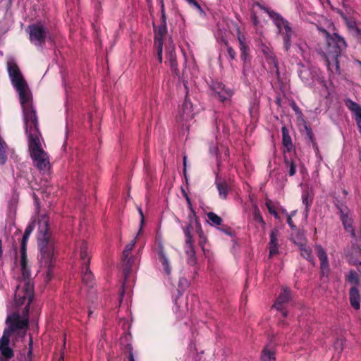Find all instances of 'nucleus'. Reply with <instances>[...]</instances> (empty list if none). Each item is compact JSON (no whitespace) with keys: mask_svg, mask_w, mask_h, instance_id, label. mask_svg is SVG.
<instances>
[{"mask_svg":"<svg viewBox=\"0 0 361 361\" xmlns=\"http://www.w3.org/2000/svg\"><path fill=\"white\" fill-rule=\"evenodd\" d=\"M326 39L325 57L329 69L340 73L338 58L347 48V44L344 39L337 33L330 34L326 30L318 27Z\"/></svg>","mask_w":361,"mask_h":361,"instance_id":"4","label":"nucleus"},{"mask_svg":"<svg viewBox=\"0 0 361 361\" xmlns=\"http://www.w3.org/2000/svg\"><path fill=\"white\" fill-rule=\"evenodd\" d=\"M287 223L291 228H296L295 225L294 224L292 220V215H288Z\"/></svg>","mask_w":361,"mask_h":361,"instance_id":"55","label":"nucleus"},{"mask_svg":"<svg viewBox=\"0 0 361 361\" xmlns=\"http://www.w3.org/2000/svg\"><path fill=\"white\" fill-rule=\"evenodd\" d=\"M138 212L140 215V231H139V233H140L142 231V227L144 221H145V217H144V214L140 207L138 208Z\"/></svg>","mask_w":361,"mask_h":361,"instance_id":"52","label":"nucleus"},{"mask_svg":"<svg viewBox=\"0 0 361 361\" xmlns=\"http://www.w3.org/2000/svg\"><path fill=\"white\" fill-rule=\"evenodd\" d=\"M345 280L353 286H355L357 287L360 283L359 276L354 270H350L348 274L345 275Z\"/></svg>","mask_w":361,"mask_h":361,"instance_id":"31","label":"nucleus"},{"mask_svg":"<svg viewBox=\"0 0 361 361\" xmlns=\"http://www.w3.org/2000/svg\"><path fill=\"white\" fill-rule=\"evenodd\" d=\"M253 218L255 221L260 223L262 225L265 224V222L262 218V216L260 214L259 209L257 207H255V209H254Z\"/></svg>","mask_w":361,"mask_h":361,"instance_id":"38","label":"nucleus"},{"mask_svg":"<svg viewBox=\"0 0 361 361\" xmlns=\"http://www.w3.org/2000/svg\"><path fill=\"white\" fill-rule=\"evenodd\" d=\"M130 252L127 251L126 249H124L123 252V259H125V261L127 259V258H129Z\"/></svg>","mask_w":361,"mask_h":361,"instance_id":"56","label":"nucleus"},{"mask_svg":"<svg viewBox=\"0 0 361 361\" xmlns=\"http://www.w3.org/2000/svg\"><path fill=\"white\" fill-rule=\"evenodd\" d=\"M350 210H346L345 209H343L341 210V220L345 230L352 229L353 228V220L349 216Z\"/></svg>","mask_w":361,"mask_h":361,"instance_id":"28","label":"nucleus"},{"mask_svg":"<svg viewBox=\"0 0 361 361\" xmlns=\"http://www.w3.org/2000/svg\"><path fill=\"white\" fill-rule=\"evenodd\" d=\"M345 104L354 114L357 125H360L361 123V106L350 99H345Z\"/></svg>","mask_w":361,"mask_h":361,"instance_id":"18","label":"nucleus"},{"mask_svg":"<svg viewBox=\"0 0 361 361\" xmlns=\"http://www.w3.org/2000/svg\"><path fill=\"white\" fill-rule=\"evenodd\" d=\"M31 355H32V350L30 349V350L27 353V357L31 359Z\"/></svg>","mask_w":361,"mask_h":361,"instance_id":"63","label":"nucleus"},{"mask_svg":"<svg viewBox=\"0 0 361 361\" xmlns=\"http://www.w3.org/2000/svg\"><path fill=\"white\" fill-rule=\"evenodd\" d=\"M266 206L269 210V212L271 214H273L275 216L276 218H278V214L277 212H276L275 209L274 208V207L272 206L271 204V202L270 200H267L266 202Z\"/></svg>","mask_w":361,"mask_h":361,"instance_id":"46","label":"nucleus"},{"mask_svg":"<svg viewBox=\"0 0 361 361\" xmlns=\"http://www.w3.org/2000/svg\"><path fill=\"white\" fill-rule=\"evenodd\" d=\"M219 229L229 236H233L235 234L234 231L230 226L226 225L222 226V227Z\"/></svg>","mask_w":361,"mask_h":361,"instance_id":"45","label":"nucleus"},{"mask_svg":"<svg viewBox=\"0 0 361 361\" xmlns=\"http://www.w3.org/2000/svg\"><path fill=\"white\" fill-rule=\"evenodd\" d=\"M299 247L301 256L306 259L312 264L314 265V260L312 255V249L309 246L302 243L299 245Z\"/></svg>","mask_w":361,"mask_h":361,"instance_id":"27","label":"nucleus"},{"mask_svg":"<svg viewBox=\"0 0 361 361\" xmlns=\"http://www.w3.org/2000/svg\"><path fill=\"white\" fill-rule=\"evenodd\" d=\"M135 243H136V241H135V239L133 240L130 243H128V245H126L125 249L130 252L134 248L135 245Z\"/></svg>","mask_w":361,"mask_h":361,"instance_id":"53","label":"nucleus"},{"mask_svg":"<svg viewBox=\"0 0 361 361\" xmlns=\"http://www.w3.org/2000/svg\"><path fill=\"white\" fill-rule=\"evenodd\" d=\"M207 218L211 221L212 225L220 226L222 224V219L214 212L207 213Z\"/></svg>","mask_w":361,"mask_h":361,"instance_id":"35","label":"nucleus"},{"mask_svg":"<svg viewBox=\"0 0 361 361\" xmlns=\"http://www.w3.org/2000/svg\"><path fill=\"white\" fill-rule=\"evenodd\" d=\"M154 47L155 51L157 52V59L159 62L161 63L162 62L163 44L160 43L159 41L157 40L156 43H154Z\"/></svg>","mask_w":361,"mask_h":361,"instance_id":"37","label":"nucleus"},{"mask_svg":"<svg viewBox=\"0 0 361 361\" xmlns=\"http://www.w3.org/2000/svg\"><path fill=\"white\" fill-rule=\"evenodd\" d=\"M195 227L196 233L198 235H203L204 232L202 231V228L200 221H196V225L195 226Z\"/></svg>","mask_w":361,"mask_h":361,"instance_id":"51","label":"nucleus"},{"mask_svg":"<svg viewBox=\"0 0 361 361\" xmlns=\"http://www.w3.org/2000/svg\"><path fill=\"white\" fill-rule=\"evenodd\" d=\"M158 255L159 257L160 262L164 267V269L167 275H170L171 274V267L169 265V262L164 252L163 247H161L158 252Z\"/></svg>","mask_w":361,"mask_h":361,"instance_id":"29","label":"nucleus"},{"mask_svg":"<svg viewBox=\"0 0 361 361\" xmlns=\"http://www.w3.org/2000/svg\"><path fill=\"white\" fill-rule=\"evenodd\" d=\"M94 279L93 274L90 269V266L86 264L85 267H82V280L84 283L91 286Z\"/></svg>","mask_w":361,"mask_h":361,"instance_id":"26","label":"nucleus"},{"mask_svg":"<svg viewBox=\"0 0 361 361\" xmlns=\"http://www.w3.org/2000/svg\"><path fill=\"white\" fill-rule=\"evenodd\" d=\"M276 27V33L283 42V49L288 52L292 46V39L295 36V32L291 27L290 23L281 15L273 21Z\"/></svg>","mask_w":361,"mask_h":361,"instance_id":"6","label":"nucleus"},{"mask_svg":"<svg viewBox=\"0 0 361 361\" xmlns=\"http://www.w3.org/2000/svg\"><path fill=\"white\" fill-rule=\"evenodd\" d=\"M29 236L23 234V238L20 241V249L27 250V245L29 239Z\"/></svg>","mask_w":361,"mask_h":361,"instance_id":"48","label":"nucleus"},{"mask_svg":"<svg viewBox=\"0 0 361 361\" xmlns=\"http://www.w3.org/2000/svg\"><path fill=\"white\" fill-rule=\"evenodd\" d=\"M282 132V143L285 147L283 151H286V154L290 153L293 149V145L292 139L289 135L288 128L286 126H283L281 128Z\"/></svg>","mask_w":361,"mask_h":361,"instance_id":"22","label":"nucleus"},{"mask_svg":"<svg viewBox=\"0 0 361 361\" xmlns=\"http://www.w3.org/2000/svg\"><path fill=\"white\" fill-rule=\"evenodd\" d=\"M305 128L306 130V135H307V137L309 140V141L311 142L313 145H316L315 139L314 137V135L312 131V129L307 126H305Z\"/></svg>","mask_w":361,"mask_h":361,"instance_id":"44","label":"nucleus"},{"mask_svg":"<svg viewBox=\"0 0 361 361\" xmlns=\"http://www.w3.org/2000/svg\"><path fill=\"white\" fill-rule=\"evenodd\" d=\"M188 223L194 224L195 226L196 225V221H200V220L197 219V217L196 216L195 210L192 208H191V209H190V212L189 213V214L188 216Z\"/></svg>","mask_w":361,"mask_h":361,"instance_id":"42","label":"nucleus"},{"mask_svg":"<svg viewBox=\"0 0 361 361\" xmlns=\"http://www.w3.org/2000/svg\"><path fill=\"white\" fill-rule=\"evenodd\" d=\"M167 59L169 62V66L171 71L176 75H180V71L178 68V62L176 59V54L174 49L170 50L166 54Z\"/></svg>","mask_w":361,"mask_h":361,"instance_id":"24","label":"nucleus"},{"mask_svg":"<svg viewBox=\"0 0 361 361\" xmlns=\"http://www.w3.org/2000/svg\"><path fill=\"white\" fill-rule=\"evenodd\" d=\"M212 88L222 102L229 99L233 94L230 89L226 88L225 85L219 82H213Z\"/></svg>","mask_w":361,"mask_h":361,"instance_id":"14","label":"nucleus"},{"mask_svg":"<svg viewBox=\"0 0 361 361\" xmlns=\"http://www.w3.org/2000/svg\"><path fill=\"white\" fill-rule=\"evenodd\" d=\"M255 5L257 7H259L260 9L264 11L269 15V16L270 17V18L273 21H274L277 18V16H281L280 13L274 11L273 10L269 8V7L264 6V5L260 4L259 2H256Z\"/></svg>","mask_w":361,"mask_h":361,"instance_id":"33","label":"nucleus"},{"mask_svg":"<svg viewBox=\"0 0 361 361\" xmlns=\"http://www.w3.org/2000/svg\"><path fill=\"white\" fill-rule=\"evenodd\" d=\"M123 266L124 281L122 284V290L120 293L121 298H123L124 295L126 284L128 278L129 277V275L131 271V267H132V263L133 262V258L129 257V258H127V259L126 261H125V259H123Z\"/></svg>","mask_w":361,"mask_h":361,"instance_id":"19","label":"nucleus"},{"mask_svg":"<svg viewBox=\"0 0 361 361\" xmlns=\"http://www.w3.org/2000/svg\"><path fill=\"white\" fill-rule=\"evenodd\" d=\"M154 43H156V41L158 40L163 44L164 37L167 33L166 20H161L160 25L157 28H154Z\"/></svg>","mask_w":361,"mask_h":361,"instance_id":"25","label":"nucleus"},{"mask_svg":"<svg viewBox=\"0 0 361 361\" xmlns=\"http://www.w3.org/2000/svg\"><path fill=\"white\" fill-rule=\"evenodd\" d=\"M8 73L13 86L19 94L20 102L23 112V118H31L32 116L37 114L32 106L31 92L18 65L15 63H8Z\"/></svg>","mask_w":361,"mask_h":361,"instance_id":"2","label":"nucleus"},{"mask_svg":"<svg viewBox=\"0 0 361 361\" xmlns=\"http://www.w3.org/2000/svg\"><path fill=\"white\" fill-rule=\"evenodd\" d=\"M293 109L295 110V111H297L298 109V107L296 104H294V106H293Z\"/></svg>","mask_w":361,"mask_h":361,"instance_id":"64","label":"nucleus"},{"mask_svg":"<svg viewBox=\"0 0 361 361\" xmlns=\"http://www.w3.org/2000/svg\"><path fill=\"white\" fill-rule=\"evenodd\" d=\"M13 333L9 331L8 329H6L4 331L3 335L0 338V347L1 348L4 346H8L10 337Z\"/></svg>","mask_w":361,"mask_h":361,"instance_id":"34","label":"nucleus"},{"mask_svg":"<svg viewBox=\"0 0 361 361\" xmlns=\"http://www.w3.org/2000/svg\"><path fill=\"white\" fill-rule=\"evenodd\" d=\"M185 197L186 198V200H187V202H188V204L189 205V207L191 209V208H192V204H191V202H190V200L189 197L188 196V195L186 193L185 194Z\"/></svg>","mask_w":361,"mask_h":361,"instance_id":"59","label":"nucleus"},{"mask_svg":"<svg viewBox=\"0 0 361 361\" xmlns=\"http://www.w3.org/2000/svg\"><path fill=\"white\" fill-rule=\"evenodd\" d=\"M225 45L226 47L227 53L231 60H234L236 56L235 51L228 44V42H225Z\"/></svg>","mask_w":361,"mask_h":361,"instance_id":"43","label":"nucleus"},{"mask_svg":"<svg viewBox=\"0 0 361 361\" xmlns=\"http://www.w3.org/2000/svg\"><path fill=\"white\" fill-rule=\"evenodd\" d=\"M283 163L285 164L286 169L288 171L289 176H293L295 175L297 171V157L295 154L294 157L288 156L286 154V151H283Z\"/></svg>","mask_w":361,"mask_h":361,"instance_id":"17","label":"nucleus"},{"mask_svg":"<svg viewBox=\"0 0 361 361\" xmlns=\"http://www.w3.org/2000/svg\"><path fill=\"white\" fill-rule=\"evenodd\" d=\"M33 231V226L30 224L27 225V227L25 228V230L24 231V235H27L30 237L31 233Z\"/></svg>","mask_w":361,"mask_h":361,"instance_id":"54","label":"nucleus"},{"mask_svg":"<svg viewBox=\"0 0 361 361\" xmlns=\"http://www.w3.org/2000/svg\"><path fill=\"white\" fill-rule=\"evenodd\" d=\"M7 159V156L6 154V152L4 147L3 146V142L0 139V164L3 165L6 163Z\"/></svg>","mask_w":361,"mask_h":361,"instance_id":"40","label":"nucleus"},{"mask_svg":"<svg viewBox=\"0 0 361 361\" xmlns=\"http://www.w3.org/2000/svg\"><path fill=\"white\" fill-rule=\"evenodd\" d=\"M160 6H161V21H164V20H166V15L165 13L164 0H160Z\"/></svg>","mask_w":361,"mask_h":361,"instance_id":"49","label":"nucleus"},{"mask_svg":"<svg viewBox=\"0 0 361 361\" xmlns=\"http://www.w3.org/2000/svg\"><path fill=\"white\" fill-rule=\"evenodd\" d=\"M355 264L358 265L357 269L360 272H361V262L359 263H355Z\"/></svg>","mask_w":361,"mask_h":361,"instance_id":"62","label":"nucleus"},{"mask_svg":"<svg viewBox=\"0 0 361 361\" xmlns=\"http://www.w3.org/2000/svg\"><path fill=\"white\" fill-rule=\"evenodd\" d=\"M126 348L128 349V361H135L133 346L130 344H128V345H127Z\"/></svg>","mask_w":361,"mask_h":361,"instance_id":"47","label":"nucleus"},{"mask_svg":"<svg viewBox=\"0 0 361 361\" xmlns=\"http://www.w3.org/2000/svg\"><path fill=\"white\" fill-rule=\"evenodd\" d=\"M259 36L260 37L257 40V46L259 50L263 54L268 63L272 64L274 67L277 68L278 61L272 48L263 41L262 32H259Z\"/></svg>","mask_w":361,"mask_h":361,"instance_id":"10","label":"nucleus"},{"mask_svg":"<svg viewBox=\"0 0 361 361\" xmlns=\"http://www.w3.org/2000/svg\"><path fill=\"white\" fill-rule=\"evenodd\" d=\"M23 120L25 133L28 139L29 151L35 166L39 170H46L49 165V161L47 152L41 147L40 132L37 115L32 116L31 118H25Z\"/></svg>","mask_w":361,"mask_h":361,"instance_id":"1","label":"nucleus"},{"mask_svg":"<svg viewBox=\"0 0 361 361\" xmlns=\"http://www.w3.org/2000/svg\"><path fill=\"white\" fill-rule=\"evenodd\" d=\"M40 252L39 262L42 266L47 268V274L50 275L53 267L55 240L49 231L47 216H42L39 223L37 240Z\"/></svg>","mask_w":361,"mask_h":361,"instance_id":"3","label":"nucleus"},{"mask_svg":"<svg viewBox=\"0 0 361 361\" xmlns=\"http://www.w3.org/2000/svg\"><path fill=\"white\" fill-rule=\"evenodd\" d=\"M261 358L263 361H275V353L273 350L265 347L262 352Z\"/></svg>","mask_w":361,"mask_h":361,"instance_id":"32","label":"nucleus"},{"mask_svg":"<svg viewBox=\"0 0 361 361\" xmlns=\"http://www.w3.org/2000/svg\"><path fill=\"white\" fill-rule=\"evenodd\" d=\"M251 20L255 27H257L260 22L255 12H252L251 13Z\"/></svg>","mask_w":361,"mask_h":361,"instance_id":"50","label":"nucleus"},{"mask_svg":"<svg viewBox=\"0 0 361 361\" xmlns=\"http://www.w3.org/2000/svg\"><path fill=\"white\" fill-rule=\"evenodd\" d=\"M195 224L188 223L185 227H183V233L185 235V253L188 257V262L190 265H194L196 263V255L194 247V240L192 231L194 229Z\"/></svg>","mask_w":361,"mask_h":361,"instance_id":"7","label":"nucleus"},{"mask_svg":"<svg viewBox=\"0 0 361 361\" xmlns=\"http://www.w3.org/2000/svg\"><path fill=\"white\" fill-rule=\"evenodd\" d=\"M199 238L200 239V245L201 246H203V243L205 241V239H206L204 234L203 233V235H199Z\"/></svg>","mask_w":361,"mask_h":361,"instance_id":"57","label":"nucleus"},{"mask_svg":"<svg viewBox=\"0 0 361 361\" xmlns=\"http://www.w3.org/2000/svg\"><path fill=\"white\" fill-rule=\"evenodd\" d=\"M302 204L305 205V216H308V213L310 212V207L312 203V197H310V192L308 190H305L302 194Z\"/></svg>","mask_w":361,"mask_h":361,"instance_id":"30","label":"nucleus"},{"mask_svg":"<svg viewBox=\"0 0 361 361\" xmlns=\"http://www.w3.org/2000/svg\"><path fill=\"white\" fill-rule=\"evenodd\" d=\"M193 106L188 95L185 96V100L180 110V118L183 121H188L193 117Z\"/></svg>","mask_w":361,"mask_h":361,"instance_id":"15","label":"nucleus"},{"mask_svg":"<svg viewBox=\"0 0 361 361\" xmlns=\"http://www.w3.org/2000/svg\"><path fill=\"white\" fill-rule=\"evenodd\" d=\"M237 36L240 51V59L244 63H246L250 59V47L247 44L245 36L240 30L237 31Z\"/></svg>","mask_w":361,"mask_h":361,"instance_id":"13","label":"nucleus"},{"mask_svg":"<svg viewBox=\"0 0 361 361\" xmlns=\"http://www.w3.org/2000/svg\"><path fill=\"white\" fill-rule=\"evenodd\" d=\"M209 150L212 154H216L218 151V147L216 146H212L210 147Z\"/></svg>","mask_w":361,"mask_h":361,"instance_id":"58","label":"nucleus"},{"mask_svg":"<svg viewBox=\"0 0 361 361\" xmlns=\"http://www.w3.org/2000/svg\"><path fill=\"white\" fill-rule=\"evenodd\" d=\"M27 302H28V300L27 299L24 304L26 303V305H27ZM30 305V304L29 305V306ZM25 306H27V305H25ZM25 307H25L23 310V317H26L25 318L20 319L18 314H13V316H10L7 318L6 322L10 323L8 328H7V329H8L9 331L13 333L14 331H16L17 330L26 329L28 328L29 324H28L27 317H28L29 312L27 313L26 312ZM29 310H30V309L28 310V311Z\"/></svg>","mask_w":361,"mask_h":361,"instance_id":"9","label":"nucleus"},{"mask_svg":"<svg viewBox=\"0 0 361 361\" xmlns=\"http://www.w3.org/2000/svg\"><path fill=\"white\" fill-rule=\"evenodd\" d=\"M3 249H2V240H0V258L2 257Z\"/></svg>","mask_w":361,"mask_h":361,"instance_id":"61","label":"nucleus"},{"mask_svg":"<svg viewBox=\"0 0 361 361\" xmlns=\"http://www.w3.org/2000/svg\"><path fill=\"white\" fill-rule=\"evenodd\" d=\"M190 6H193L194 8H195L200 13V14L201 16H204L205 15V12L204 11V10L202 9V8L201 7V6L200 5V4L196 1L195 0H185Z\"/></svg>","mask_w":361,"mask_h":361,"instance_id":"39","label":"nucleus"},{"mask_svg":"<svg viewBox=\"0 0 361 361\" xmlns=\"http://www.w3.org/2000/svg\"><path fill=\"white\" fill-rule=\"evenodd\" d=\"M290 300V290L288 288H283L274 305L276 309L282 311L284 317L287 316V312L283 311V306L288 303Z\"/></svg>","mask_w":361,"mask_h":361,"instance_id":"12","label":"nucleus"},{"mask_svg":"<svg viewBox=\"0 0 361 361\" xmlns=\"http://www.w3.org/2000/svg\"><path fill=\"white\" fill-rule=\"evenodd\" d=\"M315 250L320 260V269L323 276H328L330 271L328 256L324 249L320 245L315 246Z\"/></svg>","mask_w":361,"mask_h":361,"instance_id":"11","label":"nucleus"},{"mask_svg":"<svg viewBox=\"0 0 361 361\" xmlns=\"http://www.w3.org/2000/svg\"><path fill=\"white\" fill-rule=\"evenodd\" d=\"M20 267L25 279L17 286L14 299L17 305H24L27 299L28 302L25 307L26 312L27 313L29 305L31 304L34 298V288L29 279L30 271L27 266V250L25 249H20Z\"/></svg>","mask_w":361,"mask_h":361,"instance_id":"5","label":"nucleus"},{"mask_svg":"<svg viewBox=\"0 0 361 361\" xmlns=\"http://www.w3.org/2000/svg\"><path fill=\"white\" fill-rule=\"evenodd\" d=\"M80 249V259L82 263V267L86 264L90 266L91 257L88 252L87 244L85 241H82L79 245Z\"/></svg>","mask_w":361,"mask_h":361,"instance_id":"20","label":"nucleus"},{"mask_svg":"<svg viewBox=\"0 0 361 361\" xmlns=\"http://www.w3.org/2000/svg\"><path fill=\"white\" fill-rule=\"evenodd\" d=\"M334 204L335 207L337 208V209L339 211V214H341V209L343 210V209H345L346 210H349V209L345 205V204L342 202L341 201H340L337 198L334 199Z\"/></svg>","mask_w":361,"mask_h":361,"instance_id":"41","label":"nucleus"},{"mask_svg":"<svg viewBox=\"0 0 361 361\" xmlns=\"http://www.w3.org/2000/svg\"><path fill=\"white\" fill-rule=\"evenodd\" d=\"M215 184L219 192V195L221 199L226 200L230 188L226 180H219V175L216 173Z\"/></svg>","mask_w":361,"mask_h":361,"instance_id":"21","label":"nucleus"},{"mask_svg":"<svg viewBox=\"0 0 361 361\" xmlns=\"http://www.w3.org/2000/svg\"><path fill=\"white\" fill-rule=\"evenodd\" d=\"M30 40L37 47H42L45 44L49 30L42 23H37L29 26Z\"/></svg>","mask_w":361,"mask_h":361,"instance_id":"8","label":"nucleus"},{"mask_svg":"<svg viewBox=\"0 0 361 361\" xmlns=\"http://www.w3.org/2000/svg\"><path fill=\"white\" fill-rule=\"evenodd\" d=\"M96 1L95 7L97 9H99L101 7V0H94Z\"/></svg>","mask_w":361,"mask_h":361,"instance_id":"60","label":"nucleus"},{"mask_svg":"<svg viewBox=\"0 0 361 361\" xmlns=\"http://www.w3.org/2000/svg\"><path fill=\"white\" fill-rule=\"evenodd\" d=\"M298 75L304 83H305V84L309 83V82L310 80V78H311V73L309 70L305 69V68L301 69V70L298 71Z\"/></svg>","mask_w":361,"mask_h":361,"instance_id":"36","label":"nucleus"},{"mask_svg":"<svg viewBox=\"0 0 361 361\" xmlns=\"http://www.w3.org/2000/svg\"><path fill=\"white\" fill-rule=\"evenodd\" d=\"M277 235H278V230L276 229H272L270 232L269 237H270V241H269V257H271L273 255L278 253V243H277Z\"/></svg>","mask_w":361,"mask_h":361,"instance_id":"23","label":"nucleus"},{"mask_svg":"<svg viewBox=\"0 0 361 361\" xmlns=\"http://www.w3.org/2000/svg\"><path fill=\"white\" fill-rule=\"evenodd\" d=\"M349 302L354 310H360L361 295L358 288L355 286H352L349 289Z\"/></svg>","mask_w":361,"mask_h":361,"instance_id":"16","label":"nucleus"}]
</instances>
